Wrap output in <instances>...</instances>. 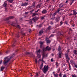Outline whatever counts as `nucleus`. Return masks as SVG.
<instances>
[{
    "label": "nucleus",
    "mask_w": 77,
    "mask_h": 77,
    "mask_svg": "<svg viewBox=\"0 0 77 77\" xmlns=\"http://www.w3.org/2000/svg\"><path fill=\"white\" fill-rule=\"evenodd\" d=\"M14 56H15V54H14L12 56L10 57V58H8V57H5L4 58L5 60L4 61H3V63L5 65V66L7 65V63H8L9 62V61H10V59H11L13 58L14 57Z\"/></svg>",
    "instance_id": "1"
},
{
    "label": "nucleus",
    "mask_w": 77,
    "mask_h": 77,
    "mask_svg": "<svg viewBox=\"0 0 77 77\" xmlns=\"http://www.w3.org/2000/svg\"><path fill=\"white\" fill-rule=\"evenodd\" d=\"M51 48L50 47L47 46L46 48H44L42 49V54H43L45 55V51H50V50H51Z\"/></svg>",
    "instance_id": "2"
},
{
    "label": "nucleus",
    "mask_w": 77,
    "mask_h": 77,
    "mask_svg": "<svg viewBox=\"0 0 77 77\" xmlns=\"http://www.w3.org/2000/svg\"><path fill=\"white\" fill-rule=\"evenodd\" d=\"M48 65H47V66H46V65H45V66L44 68H42V71H43L45 74H46L47 72L48 71Z\"/></svg>",
    "instance_id": "3"
},
{
    "label": "nucleus",
    "mask_w": 77,
    "mask_h": 77,
    "mask_svg": "<svg viewBox=\"0 0 77 77\" xmlns=\"http://www.w3.org/2000/svg\"><path fill=\"white\" fill-rule=\"evenodd\" d=\"M61 48L60 47V46H59V48L58 49V50L59 51V54L58 56L60 58H61V55L62 54V53L61 51H60L61 50Z\"/></svg>",
    "instance_id": "4"
},
{
    "label": "nucleus",
    "mask_w": 77,
    "mask_h": 77,
    "mask_svg": "<svg viewBox=\"0 0 77 77\" xmlns=\"http://www.w3.org/2000/svg\"><path fill=\"white\" fill-rule=\"evenodd\" d=\"M11 25H12V26H14V27H15L17 28H18L19 29H21V27L20 26V25H17L14 23H13L12 24H11Z\"/></svg>",
    "instance_id": "5"
},
{
    "label": "nucleus",
    "mask_w": 77,
    "mask_h": 77,
    "mask_svg": "<svg viewBox=\"0 0 77 77\" xmlns=\"http://www.w3.org/2000/svg\"><path fill=\"white\" fill-rule=\"evenodd\" d=\"M38 20H39V17L35 16L32 19V20L34 21V23H35Z\"/></svg>",
    "instance_id": "6"
},
{
    "label": "nucleus",
    "mask_w": 77,
    "mask_h": 77,
    "mask_svg": "<svg viewBox=\"0 0 77 77\" xmlns=\"http://www.w3.org/2000/svg\"><path fill=\"white\" fill-rule=\"evenodd\" d=\"M39 43L40 44V47L41 48H42L43 44H44V42H41V41H40Z\"/></svg>",
    "instance_id": "7"
},
{
    "label": "nucleus",
    "mask_w": 77,
    "mask_h": 77,
    "mask_svg": "<svg viewBox=\"0 0 77 77\" xmlns=\"http://www.w3.org/2000/svg\"><path fill=\"white\" fill-rule=\"evenodd\" d=\"M14 18H15V17L12 16H9L6 18V20H9L10 19H13Z\"/></svg>",
    "instance_id": "8"
},
{
    "label": "nucleus",
    "mask_w": 77,
    "mask_h": 77,
    "mask_svg": "<svg viewBox=\"0 0 77 77\" xmlns=\"http://www.w3.org/2000/svg\"><path fill=\"white\" fill-rule=\"evenodd\" d=\"M61 17V16H59L57 17L56 19V22H58L59 20H60V18Z\"/></svg>",
    "instance_id": "9"
},
{
    "label": "nucleus",
    "mask_w": 77,
    "mask_h": 77,
    "mask_svg": "<svg viewBox=\"0 0 77 77\" xmlns=\"http://www.w3.org/2000/svg\"><path fill=\"white\" fill-rule=\"evenodd\" d=\"M36 53L37 54L38 56L39 55V54H40V53H41V49H39L38 51H36Z\"/></svg>",
    "instance_id": "10"
},
{
    "label": "nucleus",
    "mask_w": 77,
    "mask_h": 77,
    "mask_svg": "<svg viewBox=\"0 0 77 77\" xmlns=\"http://www.w3.org/2000/svg\"><path fill=\"white\" fill-rule=\"evenodd\" d=\"M42 62H44V63H45V62L44 61V58L45 57V55L42 54Z\"/></svg>",
    "instance_id": "11"
},
{
    "label": "nucleus",
    "mask_w": 77,
    "mask_h": 77,
    "mask_svg": "<svg viewBox=\"0 0 77 77\" xmlns=\"http://www.w3.org/2000/svg\"><path fill=\"white\" fill-rule=\"evenodd\" d=\"M22 4V6H26L28 5V2H24Z\"/></svg>",
    "instance_id": "12"
},
{
    "label": "nucleus",
    "mask_w": 77,
    "mask_h": 77,
    "mask_svg": "<svg viewBox=\"0 0 77 77\" xmlns=\"http://www.w3.org/2000/svg\"><path fill=\"white\" fill-rule=\"evenodd\" d=\"M44 33V31H43V30H41L39 32V36H41V35H42V33Z\"/></svg>",
    "instance_id": "13"
},
{
    "label": "nucleus",
    "mask_w": 77,
    "mask_h": 77,
    "mask_svg": "<svg viewBox=\"0 0 77 77\" xmlns=\"http://www.w3.org/2000/svg\"><path fill=\"white\" fill-rule=\"evenodd\" d=\"M42 14H47V11L45 9L43 10L42 11Z\"/></svg>",
    "instance_id": "14"
},
{
    "label": "nucleus",
    "mask_w": 77,
    "mask_h": 77,
    "mask_svg": "<svg viewBox=\"0 0 77 77\" xmlns=\"http://www.w3.org/2000/svg\"><path fill=\"white\" fill-rule=\"evenodd\" d=\"M35 2H34V4L32 5V6H30L29 7V9H31V8L32 7H33V8H35Z\"/></svg>",
    "instance_id": "15"
},
{
    "label": "nucleus",
    "mask_w": 77,
    "mask_h": 77,
    "mask_svg": "<svg viewBox=\"0 0 77 77\" xmlns=\"http://www.w3.org/2000/svg\"><path fill=\"white\" fill-rule=\"evenodd\" d=\"M7 5V2H6V1H5L4 4L3 5V7H5H5H6V6Z\"/></svg>",
    "instance_id": "16"
},
{
    "label": "nucleus",
    "mask_w": 77,
    "mask_h": 77,
    "mask_svg": "<svg viewBox=\"0 0 77 77\" xmlns=\"http://www.w3.org/2000/svg\"><path fill=\"white\" fill-rule=\"evenodd\" d=\"M27 21H29V23L30 24H33V23L32 22V19L27 20Z\"/></svg>",
    "instance_id": "17"
},
{
    "label": "nucleus",
    "mask_w": 77,
    "mask_h": 77,
    "mask_svg": "<svg viewBox=\"0 0 77 77\" xmlns=\"http://www.w3.org/2000/svg\"><path fill=\"white\" fill-rule=\"evenodd\" d=\"M47 44H50L51 42V40L50 39H48L47 40H46Z\"/></svg>",
    "instance_id": "18"
},
{
    "label": "nucleus",
    "mask_w": 77,
    "mask_h": 77,
    "mask_svg": "<svg viewBox=\"0 0 77 77\" xmlns=\"http://www.w3.org/2000/svg\"><path fill=\"white\" fill-rule=\"evenodd\" d=\"M73 15H76V14H77V12H76V11L75 10H73Z\"/></svg>",
    "instance_id": "19"
},
{
    "label": "nucleus",
    "mask_w": 77,
    "mask_h": 77,
    "mask_svg": "<svg viewBox=\"0 0 77 77\" xmlns=\"http://www.w3.org/2000/svg\"><path fill=\"white\" fill-rule=\"evenodd\" d=\"M7 1L9 2L10 3H12L13 2H14V0H7Z\"/></svg>",
    "instance_id": "20"
},
{
    "label": "nucleus",
    "mask_w": 77,
    "mask_h": 77,
    "mask_svg": "<svg viewBox=\"0 0 77 77\" xmlns=\"http://www.w3.org/2000/svg\"><path fill=\"white\" fill-rule=\"evenodd\" d=\"M43 66V63H42L41 65H40V69L41 70L42 69V68Z\"/></svg>",
    "instance_id": "21"
},
{
    "label": "nucleus",
    "mask_w": 77,
    "mask_h": 77,
    "mask_svg": "<svg viewBox=\"0 0 77 77\" xmlns=\"http://www.w3.org/2000/svg\"><path fill=\"white\" fill-rule=\"evenodd\" d=\"M62 7H63V3H61L59 5V8H62Z\"/></svg>",
    "instance_id": "22"
},
{
    "label": "nucleus",
    "mask_w": 77,
    "mask_h": 77,
    "mask_svg": "<svg viewBox=\"0 0 77 77\" xmlns=\"http://www.w3.org/2000/svg\"><path fill=\"white\" fill-rule=\"evenodd\" d=\"M5 68V67H3V66H2L1 69V71H3V70Z\"/></svg>",
    "instance_id": "23"
},
{
    "label": "nucleus",
    "mask_w": 77,
    "mask_h": 77,
    "mask_svg": "<svg viewBox=\"0 0 77 77\" xmlns=\"http://www.w3.org/2000/svg\"><path fill=\"white\" fill-rule=\"evenodd\" d=\"M50 29H51V26H50L48 27L47 29V31L49 30H50Z\"/></svg>",
    "instance_id": "24"
},
{
    "label": "nucleus",
    "mask_w": 77,
    "mask_h": 77,
    "mask_svg": "<svg viewBox=\"0 0 77 77\" xmlns=\"http://www.w3.org/2000/svg\"><path fill=\"white\" fill-rule=\"evenodd\" d=\"M37 27H38V28H40L42 27V25L41 24L39 25H37Z\"/></svg>",
    "instance_id": "25"
},
{
    "label": "nucleus",
    "mask_w": 77,
    "mask_h": 77,
    "mask_svg": "<svg viewBox=\"0 0 77 77\" xmlns=\"http://www.w3.org/2000/svg\"><path fill=\"white\" fill-rule=\"evenodd\" d=\"M70 62L72 63H74L75 62H74V61H73V60H71L70 61Z\"/></svg>",
    "instance_id": "26"
},
{
    "label": "nucleus",
    "mask_w": 77,
    "mask_h": 77,
    "mask_svg": "<svg viewBox=\"0 0 77 77\" xmlns=\"http://www.w3.org/2000/svg\"><path fill=\"white\" fill-rule=\"evenodd\" d=\"M45 16H44L42 17L41 18V20H44V18H45Z\"/></svg>",
    "instance_id": "27"
},
{
    "label": "nucleus",
    "mask_w": 77,
    "mask_h": 77,
    "mask_svg": "<svg viewBox=\"0 0 77 77\" xmlns=\"http://www.w3.org/2000/svg\"><path fill=\"white\" fill-rule=\"evenodd\" d=\"M74 53L75 54H77V51L76 50H75L74 51Z\"/></svg>",
    "instance_id": "28"
},
{
    "label": "nucleus",
    "mask_w": 77,
    "mask_h": 77,
    "mask_svg": "<svg viewBox=\"0 0 77 77\" xmlns=\"http://www.w3.org/2000/svg\"><path fill=\"white\" fill-rule=\"evenodd\" d=\"M56 66H59V64L58 63V62H56Z\"/></svg>",
    "instance_id": "29"
},
{
    "label": "nucleus",
    "mask_w": 77,
    "mask_h": 77,
    "mask_svg": "<svg viewBox=\"0 0 77 77\" xmlns=\"http://www.w3.org/2000/svg\"><path fill=\"white\" fill-rule=\"evenodd\" d=\"M54 76L55 77H58V74H55L54 75Z\"/></svg>",
    "instance_id": "30"
},
{
    "label": "nucleus",
    "mask_w": 77,
    "mask_h": 77,
    "mask_svg": "<svg viewBox=\"0 0 77 77\" xmlns=\"http://www.w3.org/2000/svg\"><path fill=\"white\" fill-rule=\"evenodd\" d=\"M42 4H39V5H37V6L38 7V8H40L41 7V5Z\"/></svg>",
    "instance_id": "31"
},
{
    "label": "nucleus",
    "mask_w": 77,
    "mask_h": 77,
    "mask_svg": "<svg viewBox=\"0 0 77 77\" xmlns=\"http://www.w3.org/2000/svg\"><path fill=\"white\" fill-rule=\"evenodd\" d=\"M36 15V14L35 13H34L33 14V15H32V17H34V16H35Z\"/></svg>",
    "instance_id": "32"
},
{
    "label": "nucleus",
    "mask_w": 77,
    "mask_h": 77,
    "mask_svg": "<svg viewBox=\"0 0 77 77\" xmlns=\"http://www.w3.org/2000/svg\"><path fill=\"white\" fill-rule=\"evenodd\" d=\"M5 12H7V10L8 9V8H6V7H5Z\"/></svg>",
    "instance_id": "33"
},
{
    "label": "nucleus",
    "mask_w": 77,
    "mask_h": 77,
    "mask_svg": "<svg viewBox=\"0 0 77 77\" xmlns=\"http://www.w3.org/2000/svg\"><path fill=\"white\" fill-rule=\"evenodd\" d=\"M31 56H32V57H35V55H34L33 54H31Z\"/></svg>",
    "instance_id": "34"
},
{
    "label": "nucleus",
    "mask_w": 77,
    "mask_h": 77,
    "mask_svg": "<svg viewBox=\"0 0 77 77\" xmlns=\"http://www.w3.org/2000/svg\"><path fill=\"white\" fill-rule=\"evenodd\" d=\"M66 59H68V60H69L70 59V58H69V57H68H68H66Z\"/></svg>",
    "instance_id": "35"
},
{
    "label": "nucleus",
    "mask_w": 77,
    "mask_h": 77,
    "mask_svg": "<svg viewBox=\"0 0 77 77\" xmlns=\"http://www.w3.org/2000/svg\"><path fill=\"white\" fill-rule=\"evenodd\" d=\"M53 36H54V34L51 35L49 38H51V37H53Z\"/></svg>",
    "instance_id": "36"
},
{
    "label": "nucleus",
    "mask_w": 77,
    "mask_h": 77,
    "mask_svg": "<svg viewBox=\"0 0 77 77\" xmlns=\"http://www.w3.org/2000/svg\"><path fill=\"white\" fill-rule=\"evenodd\" d=\"M65 56V57H68V55L67 54H66Z\"/></svg>",
    "instance_id": "37"
},
{
    "label": "nucleus",
    "mask_w": 77,
    "mask_h": 77,
    "mask_svg": "<svg viewBox=\"0 0 77 77\" xmlns=\"http://www.w3.org/2000/svg\"><path fill=\"white\" fill-rule=\"evenodd\" d=\"M72 77H77V75H72Z\"/></svg>",
    "instance_id": "38"
},
{
    "label": "nucleus",
    "mask_w": 77,
    "mask_h": 77,
    "mask_svg": "<svg viewBox=\"0 0 77 77\" xmlns=\"http://www.w3.org/2000/svg\"><path fill=\"white\" fill-rule=\"evenodd\" d=\"M59 76H60V77H62V73H60L59 74Z\"/></svg>",
    "instance_id": "39"
},
{
    "label": "nucleus",
    "mask_w": 77,
    "mask_h": 77,
    "mask_svg": "<svg viewBox=\"0 0 77 77\" xmlns=\"http://www.w3.org/2000/svg\"><path fill=\"white\" fill-rule=\"evenodd\" d=\"M30 54V53L28 52H26L25 53V54Z\"/></svg>",
    "instance_id": "40"
},
{
    "label": "nucleus",
    "mask_w": 77,
    "mask_h": 77,
    "mask_svg": "<svg viewBox=\"0 0 77 77\" xmlns=\"http://www.w3.org/2000/svg\"><path fill=\"white\" fill-rule=\"evenodd\" d=\"M15 43H14L12 45V47H15Z\"/></svg>",
    "instance_id": "41"
},
{
    "label": "nucleus",
    "mask_w": 77,
    "mask_h": 77,
    "mask_svg": "<svg viewBox=\"0 0 77 77\" xmlns=\"http://www.w3.org/2000/svg\"><path fill=\"white\" fill-rule=\"evenodd\" d=\"M74 65L75 68H77V64H75Z\"/></svg>",
    "instance_id": "42"
},
{
    "label": "nucleus",
    "mask_w": 77,
    "mask_h": 77,
    "mask_svg": "<svg viewBox=\"0 0 77 77\" xmlns=\"http://www.w3.org/2000/svg\"><path fill=\"white\" fill-rule=\"evenodd\" d=\"M38 73H36L35 77H38Z\"/></svg>",
    "instance_id": "43"
},
{
    "label": "nucleus",
    "mask_w": 77,
    "mask_h": 77,
    "mask_svg": "<svg viewBox=\"0 0 77 77\" xmlns=\"http://www.w3.org/2000/svg\"><path fill=\"white\" fill-rule=\"evenodd\" d=\"M16 36H17V38H19V37H20V36H19V34L16 35Z\"/></svg>",
    "instance_id": "44"
},
{
    "label": "nucleus",
    "mask_w": 77,
    "mask_h": 77,
    "mask_svg": "<svg viewBox=\"0 0 77 77\" xmlns=\"http://www.w3.org/2000/svg\"><path fill=\"white\" fill-rule=\"evenodd\" d=\"M62 24H63V22H62V21H61L60 22V26H61V25H62Z\"/></svg>",
    "instance_id": "45"
},
{
    "label": "nucleus",
    "mask_w": 77,
    "mask_h": 77,
    "mask_svg": "<svg viewBox=\"0 0 77 77\" xmlns=\"http://www.w3.org/2000/svg\"><path fill=\"white\" fill-rule=\"evenodd\" d=\"M29 32L31 33V32H32V31H31V29H29Z\"/></svg>",
    "instance_id": "46"
},
{
    "label": "nucleus",
    "mask_w": 77,
    "mask_h": 77,
    "mask_svg": "<svg viewBox=\"0 0 77 77\" xmlns=\"http://www.w3.org/2000/svg\"><path fill=\"white\" fill-rule=\"evenodd\" d=\"M50 0H46V3H48V2H50Z\"/></svg>",
    "instance_id": "47"
},
{
    "label": "nucleus",
    "mask_w": 77,
    "mask_h": 77,
    "mask_svg": "<svg viewBox=\"0 0 77 77\" xmlns=\"http://www.w3.org/2000/svg\"><path fill=\"white\" fill-rule=\"evenodd\" d=\"M29 14V12H26L25 14V15H27V14Z\"/></svg>",
    "instance_id": "48"
},
{
    "label": "nucleus",
    "mask_w": 77,
    "mask_h": 77,
    "mask_svg": "<svg viewBox=\"0 0 77 77\" xmlns=\"http://www.w3.org/2000/svg\"><path fill=\"white\" fill-rule=\"evenodd\" d=\"M35 63L36 64L37 63V62H38V61L37 60V59H35Z\"/></svg>",
    "instance_id": "49"
},
{
    "label": "nucleus",
    "mask_w": 77,
    "mask_h": 77,
    "mask_svg": "<svg viewBox=\"0 0 77 77\" xmlns=\"http://www.w3.org/2000/svg\"><path fill=\"white\" fill-rule=\"evenodd\" d=\"M22 35H23V36H25V35H26V34H25V33H22Z\"/></svg>",
    "instance_id": "50"
},
{
    "label": "nucleus",
    "mask_w": 77,
    "mask_h": 77,
    "mask_svg": "<svg viewBox=\"0 0 77 77\" xmlns=\"http://www.w3.org/2000/svg\"><path fill=\"white\" fill-rule=\"evenodd\" d=\"M38 11H39V9H38V10L37 11H35V13H36V12H38Z\"/></svg>",
    "instance_id": "51"
},
{
    "label": "nucleus",
    "mask_w": 77,
    "mask_h": 77,
    "mask_svg": "<svg viewBox=\"0 0 77 77\" xmlns=\"http://www.w3.org/2000/svg\"><path fill=\"white\" fill-rule=\"evenodd\" d=\"M58 12H57V11H56V12H55L54 13H55V15H56V14H57Z\"/></svg>",
    "instance_id": "52"
},
{
    "label": "nucleus",
    "mask_w": 77,
    "mask_h": 77,
    "mask_svg": "<svg viewBox=\"0 0 77 77\" xmlns=\"http://www.w3.org/2000/svg\"><path fill=\"white\" fill-rule=\"evenodd\" d=\"M74 15L73 14H69V16H71V15Z\"/></svg>",
    "instance_id": "53"
},
{
    "label": "nucleus",
    "mask_w": 77,
    "mask_h": 77,
    "mask_svg": "<svg viewBox=\"0 0 77 77\" xmlns=\"http://www.w3.org/2000/svg\"><path fill=\"white\" fill-rule=\"evenodd\" d=\"M48 39L49 38H48V37H46V38L45 39V41H47V39Z\"/></svg>",
    "instance_id": "54"
},
{
    "label": "nucleus",
    "mask_w": 77,
    "mask_h": 77,
    "mask_svg": "<svg viewBox=\"0 0 77 77\" xmlns=\"http://www.w3.org/2000/svg\"><path fill=\"white\" fill-rule=\"evenodd\" d=\"M55 15H56V14H55V13H54L53 14H52V16H53L54 17L55 16Z\"/></svg>",
    "instance_id": "55"
},
{
    "label": "nucleus",
    "mask_w": 77,
    "mask_h": 77,
    "mask_svg": "<svg viewBox=\"0 0 77 77\" xmlns=\"http://www.w3.org/2000/svg\"><path fill=\"white\" fill-rule=\"evenodd\" d=\"M60 35H63V32H61V33H60Z\"/></svg>",
    "instance_id": "56"
},
{
    "label": "nucleus",
    "mask_w": 77,
    "mask_h": 77,
    "mask_svg": "<svg viewBox=\"0 0 77 77\" xmlns=\"http://www.w3.org/2000/svg\"><path fill=\"white\" fill-rule=\"evenodd\" d=\"M69 30L70 31H71V32L72 31V29H71V28H69Z\"/></svg>",
    "instance_id": "57"
},
{
    "label": "nucleus",
    "mask_w": 77,
    "mask_h": 77,
    "mask_svg": "<svg viewBox=\"0 0 77 77\" xmlns=\"http://www.w3.org/2000/svg\"><path fill=\"white\" fill-rule=\"evenodd\" d=\"M69 68L70 69H71V65H70V64H69Z\"/></svg>",
    "instance_id": "58"
},
{
    "label": "nucleus",
    "mask_w": 77,
    "mask_h": 77,
    "mask_svg": "<svg viewBox=\"0 0 77 77\" xmlns=\"http://www.w3.org/2000/svg\"><path fill=\"white\" fill-rule=\"evenodd\" d=\"M52 14H53V13L52 12H51L50 13V15H52Z\"/></svg>",
    "instance_id": "59"
},
{
    "label": "nucleus",
    "mask_w": 77,
    "mask_h": 77,
    "mask_svg": "<svg viewBox=\"0 0 77 77\" xmlns=\"http://www.w3.org/2000/svg\"><path fill=\"white\" fill-rule=\"evenodd\" d=\"M51 62H53V58H52L51 59Z\"/></svg>",
    "instance_id": "60"
},
{
    "label": "nucleus",
    "mask_w": 77,
    "mask_h": 77,
    "mask_svg": "<svg viewBox=\"0 0 77 77\" xmlns=\"http://www.w3.org/2000/svg\"><path fill=\"white\" fill-rule=\"evenodd\" d=\"M44 75H42L41 76V77H44Z\"/></svg>",
    "instance_id": "61"
},
{
    "label": "nucleus",
    "mask_w": 77,
    "mask_h": 77,
    "mask_svg": "<svg viewBox=\"0 0 77 77\" xmlns=\"http://www.w3.org/2000/svg\"><path fill=\"white\" fill-rule=\"evenodd\" d=\"M65 24H68V23L67 22H66V21H65Z\"/></svg>",
    "instance_id": "62"
},
{
    "label": "nucleus",
    "mask_w": 77,
    "mask_h": 77,
    "mask_svg": "<svg viewBox=\"0 0 77 77\" xmlns=\"http://www.w3.org/2000/svg\"><path fill=\"white\" fill-rule=\"evenodd\" d=\"M63 77H66V75L65 74L64 75Z\"/></svg>",
    "instance_id": "63"
},
{
    "label": "nucleus",
    "mask_w": 77,
    "mask_h": 77,
    "mask_svg": "<svg viewBox=\"0 0 77 77\" xmlns=\"http://www.w3.org/2000/svg\"><path fill=\"white\" fill-rule=\"evenodd\" d=\"M14 42L15 43V42H16V41L15 40V39H14Z\"/></svg>",
    "instance_id": "64"
}]
</instances>
